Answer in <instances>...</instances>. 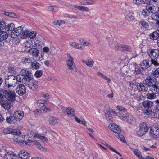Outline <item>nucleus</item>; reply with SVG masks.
<instances>
[{
	"mask_svg": "<svg viewBox=\"0 0 159 159\" xmlns=\"http://www.w3.org/2000/svg\"><path fill=\"white\" fill-rule=\"evenodd\" d=\"M6 86L9 89H12L17 84L16 77L13 75L7 77L5 82Z\"/></svg>",
	"mask_w": 159,
	"mask_h": 159,
	"instance_id": "1",
	"label": "nucleus"
},
{
	"mask_svg": "<svg viewBox=\"0 0 159 159\" xmlns=\"http://www.w3.org/2000/svg\"><path fill=\"white\" fill-rule=\"evenodd\" d=\"M68 57L66 61V65L68 68L70 70L75 71L76 70V67L73 61V59L69 53L67 54Z\"/></svg>",
	"mask_w": 159,
	"mask_h": 159,
	"instance_id": "2",
	"label": "nucleus"
},
{
	"mask_svg": "<svg viewBox=\"0 0 159 159\" xmlns=\"http://www.w3.org/2000/svg\"><path fill=\"white\" fill-rule=\"evenodd\" d=\"M149 128L145 122L141 123L140 125V129L137 132V134L141 137L144 135L148 131Z\"/></svg>",
	"mask_w": 159,
	"mask_h": 159,
	"instance_id": "3",
	"label": "nucleus"
},
{
	"mask_svg": "<svg viewBox=\"0 0 159 159\" xmlns=\"http://www.w3.org/2000/svg\"><path fill=\"white\" fill-rule=\"evenodd\" d=\"M147 53L151 59H157L159 57V50L156 49H150Z\"/></svg>",
	"mask_w": 159,
	"mask_h": 159,
	"instance_id": "4",
	"label": "nucleus"
},
{
	"mask_svg": "<svg viewBox=\"0 0 159 159\" xmlns=\"http://www.w3.org/2000/svg\"><path fill=\"white\" fill-rule=\"evenodd\" d=\"M13 116L15 120L17 121H20L24 117V114L23 111L18 110H15L14 111Z\"/></svg>",
	"mask_w": 159,
	"mask_h": 159,
	"instance_id": "5",
	"label": "nucleus"
},
{
	"mask_svg": "<svg viewBox=\"0 0 159 159\" xmlns=\"http://www.w3.org/2000/svg\"><path fill=\"white\" fill-rule=\"evenodd\" d=\"M151 136L154 138H157L159 137V127L153 126L151 128L150 131Z\"/></svg>",
	"mask_w": 159,
	"mask_h": 159,
	"instance_id": "6",
	"label": "nucleus"
},
{
	"mask_svg": "<svg viewBox=\"0 0 159 159\" xmlns=\"http://www.w3.org/2000/svg\"><path fill=\"white\" fill-rule=\"evenodd\" d=\"M28 87L33 91H35L38 88L36 81L34 80H32L26 82Z\"/></svg>",
	"mask_w": 159,
	"mask_h": 159,
	"instance_id": "7",
	"label": "nucleus"
},
{
	"mask_svg": "<svg viewBox=\"0 0 159 159\" xmlns=\"http://www.w3.org/2000/svg\"><path fill=\"white\" fill-rule=\"evenodd\" d=\"M23 30V28L21 26L15 28L11 32V37L13 38H16L18 36L20 35Z\"/></svg>",
	"mask_w": 159,
	"mask_h": 159,
	"instance_id": "8",
	"label": "nucleus"
},
{
	"mask_svg": "<svg viewBox=\"0 0 159 159\" xmlns=\"http://www.w3.org/2000/svg\"><path fill=\"white\" fill-rule=\"evenodd\" d=\"M3 132L7 134H11L12 135L20 134L21 132V131L17 129H12L11 128H7L3 130Z\"/></svg>",
	"mask_w": 159,
	"mask_h": 159,
	"instance_id": "9",
	"label": "nucleus"
},
{
	"mask_svg": "<svg viewBox=\"0 0 159 159\" xmlns=\"http://www.w3.org/2000/svg\"><path fill=\"white\" fill-rule=\"evenodd\" d=\"M156 82L157 80L155 78L150 76L147 77L145 80L146 84L149 87H150L154 84H156Z\"/></svg>",
	"mask_w": 159,
	"mask_h": 159,
	"instance_id": "10",
	"label": "nucleus"
},
{
	"mask_svg": "<svg viewBox=\"0 0 159 159\" xmlns=\"http://www.w3.org/2000/svg\"><path fill=\"white\" fill-rule=\"evenodd\" d=\"M108 127L111 131L117 134H119L121 131L120 127L115 124H110Z\"/></svg>",
	"mask_w": 159,
	"mask_h": 159,
	"instance_id": "11",
	"label": "nucleus"
},
{
	"mask_svg": "<svg viewBox=\"0 0 159 159\" xmlns=\"http://www.w3.org/2000/svg\"><path fill=\"white\" fill-rule=\"evenodd\" d=\"M16 92L19 95H22L26 92L25 86L23 84H19L16 89Z\"/></svg>",
	"mask_w": 159,
	"mask_h": 159,
	"instance_id": "12",
	"label": "nucleus"
},
{
	"mask_svg": "<svg viewBox=\"0 0 159 159\" xmlns=\"http://www.w3.org/2000/svg\"><path fill=\"white\" fill-rule=\"evenodd\" d=\"M5 94L8 98L9 100L13 101L15 100L16 94L14 91H6Z\"/></svg>",
	"mask_w": 159,
	"mask_h": 159,
	"instance_id": "13",
	"label": "nucleus"
},
{
	"mask_svg": "<svg viewBox=\"0 0 159 159\" xmlns=\"http://www.w3.org/2000/svg\"><path fill=\"white\" fill-rule=\"evenodd\" d=\"M1 105L4 108L7 110L9 109L11 106L10 101L7 99L2 101Z\"/></svg>",
	"mask_w": 159,
	"mask_h": 159,
	"instance_id": "14",
	"label": "nucleus"
},
{
	"mask_svg": "<svg viewBox=\"0 0 159 159\" xmlns=\"http://www.w3.org/2000/svg\"><path fill=\"white\" fill-rule=\"evenodd\" d=\"M8 36V33L6 32L0 31V42L1 43L0 44L1 45H2V44H4L3 41L7 38Z\"/></svg>",
	"mask_w": 159,
	"mask_h": 159,
	"instance_id": "15",
	"label": "nucleus"
},
{
	"mask_svg": "<svg viewBox=\"0 0 159 159\" xmlns=\"http://www.w3.org/2000/svg\"><path fill=\"white\" fill-rule=\"evenodd\" d=\"M150 62L149 60H145L142 61L140 64L141 68L145 69L148 68L151 66V64L149 63Z\"/></svg>",
	"mask_w": 159,
	"mask_h": 159,
	"instance_id": "16",
	"label": "nucleus"
},
{
	"mask_svg": "<svg viewBox=\"0 0 159 159\" xmlns=\"http://www.w3.org/2000/svg\"><path fill=\"white\" fill-rule=\"evenodd\" d=\"M18 155L23 159H28L30 157V155L25 150L20 151L18 153Z\"/></svg>",
	"mask_w": 159,
	"mask_h": 159,
	"instance_id": "17",
	"label": "nucleus"
},
{
	"mask_svg": "<svg viewBox=\"0 0 159 159\" xmlns=\"http://www.w3.org/2000/svg\"><path fill=\"white\" fill-rule=\"evenodd\" d=\"M125 18L129 21H131L135 19L134 13L130 11L126 13L125 16Z\"/></svg>",
	"mask_w": 159,
	"mask_h": 159,
	"instance_id": "18",
	"label": "nucleus"
},
{
	"mask_svg": "<svg viewBox=\"0 0 159 159\" xmlns=\"http://www.w3.org/2000/svg\"><path fill=\"white\" fill-rule=\"evenodd\" d=\"M142 105L144 107V108H152V107L153 106L154 103L152 101L146 100L143 102Z\"/></svg>",
	"mask_w": 159,
	"mask_h": 159,
	"instance_id": "19",
	"label": "nucleus"
},
{
	"mask_svg": "<svg viewBox=\"0 0 159 159\" xmlns=\"http://www.w3.org/2000/svg\"><path fill=\"white\" fill-rule=\"evenodd\" d=\"M48 122L51 125H54L59 122V120L56 118L50 116L48 119Z\"/></svg>",
	"mask_w": 159,
	"mask_h": 159,
	"instance_id": "20",
	"label": "nucleus"
},
{
	"mask_svg": "<svg viewBox=\"0 0 159 159\" xmlns=\"http://www.w3.org/2000/svg\"><path fill=\"white\" fill-rule=\"evenodd\" d=\"M23 46L24 48H31L34 47L33 41L31 40H28L25 41L23 44Z\"/></svg>",
	"mask_w": 159,
	"mask_h": 159,
	"instance_id": "21",
	"label": "nucleus"
},
{
	"mask_svg": "<svg viewBox=\"0 0 159 159\" xmlns=\"http://www.w3.org/2000/svg\"><path fill=\"white\" fill-rule=\"evenodd\" d=\"M148 86L144 83L139 84L137 86L138 90L140 91L143 92H145L148 90Z\"/></svg>",
	"mask_w": 159,
	"mask_h": 159,
	"instance_id": "22",
	"label": "nucleus"
},
{
	"mask_svg": "<svg viewBox=\"0 0 159 159\" xmlns=\"http://www.w3.org/2000/svg\"><path fill=\"white\" fill-rule=\"evenodd\" d=\"M28 53L33 56H37L39 53V51L37 48L32 47L28 51Z\"/></svg>",
	"mask_w": 159,
	"mask_h": 159,
	"instance_id": "23",
	"label": "nucleus"
},
{
	"mask_svg": "<svg viewBox=\"0 0 159 159\" xmlns=\"http://www.w3.org/2000/svg\"><path fill=\"white\" fill-rule=\"evenodd\" d=\"M117 49L123 51H128L130 50V48L125 45H117Z\"/></svg>",
	"mask_w": 159,
	"mask_h": 159,
	"instance_id": "24",
	"label": "nucleus"
},
{
	"mask_svg": "<svg viewBox=\"0 0 159 159\" xmlns=\"http://www.w3.org/2000/svg\"><path fill=\"white\" fill-rule=\"evenodd\" d=\"M13 140L16 142L22 143L25 140L23 139V136H21L17 135H16L13 138Z\"/></svg>",
	"mask_w": 159,
	"mask_h": 159,
	"instance_id": "25",
	"label": "nucleus"
},
{
	"mask_svg": "<svg viewBox=\"0 0 159 159\" xmlns=\"http://www.w3.org/2000/svg\"><path fill=\"white\" fill-rule=\"evenodd\" d=\"M65 112L67 114L68 116L72 118L73 117V116L74 115L75 111L74 109L70 108H67L65 110Z\"/></svg>",
	"mask_w": 159,
	"mask_h": 159,
	"instance_id": "26",
	"label": "nucleus"
},
{
	"mask_svg": "<svg viewBox=\"0 0 159 159\" xmlns=\"http://www.w3.org/2000/svg\"><path fill=\"white\" fill-rule=\"evenodd\" d=\"M139 25L141 28L148 29L149 27L148 22L143 20H141L139 22Z\"/></svg>",
	"mask_w": 159,
	"mask_h": 159,
	"instance_id": "27",
	"label": "nucleus"
},
{
	"mask_svg": "<svg viewBox=\"0 0 159 159\" xmlns=\"http://www.w3.org/2000/svg\"><path fill=\"white\" fill-rule=\"evenodd\" d=\"M149 36L151 39L157 40L158 38H159V33L157 31H154L150 34Z\"/></svg>",
	"mask_w": 159,
	"mask_h": 159,
	"instance_id": "28",
	"label": "nucleus"
},
{
	"mask_svg": "<svg viewBox=\"0 0 159 159\" xmlns=\"http://www.w3.org/2000/svg\"><path fill=\"white\" fill-rule=\"evenodd\" d=\"M74 119H75V121L78 123L82 124L86 126H87L86 122L84 119H83L81 120L75 115H73V117L72 118V120Z\"/></svg>",
	"mask_w": 159,
	"mask_h": 159,
	"instance_id": "29",
	"label": "nucleus"
},
{
	"mask_svg": "<svg viewBox=\"0 0 159 159\" xmlns=\"http://www.w3.org/2000/svg\"><path fill=\"white\" fill-rule=\"evenodd\" d=\"M152 87L151 89V90L152 92L155 93H159V84H155L151 86Z\"/></svg>",
	"mask_w": 159,
	"mask_h": 159,
	"instance_id": "30",
	"label": "nucleus"
},
{
	"mask_svg": "<svg viewBox=\"0 0 159 159\" xmlns=\"http://www.w3.org/2000/svg\"><path fill=\"white\" fill-rule=\"evenodd\" d=\"M14 24L13 23L5 25L4 29L6 31L9 30L12 31L15 29Z\"/></svg>",
	"mask_w": 159,
	"mask_h": 159,
	"instance_id": "31",
	"label": "nucleus"
},
{
	"mask_svg": "<svg viewBox=\"0 0 159 159\" xmlns=\"http://www.w3.org/2000/svg\"><path fill=\"white\" fill-rule=\"evenodd\" d=\"M25 77L24 76L19 75L16 77V78L17 82H18L24 83H25Z\"/></svg>",
	"mask_w": 159,
	"mask_h": 159,
	"instance_id": "32",
	"label": "nucleus"
},
{
	"mask_svg": "<svg viewBox=\"0 0 159 159\" xmlns=\"http://www.w3.org/2000/svg\"><path fill=\"white\" fill-rule=\"evenodd\" d=\"M24 76L25 77V79L26 82L33 79V75L29 71L26 73Z\"/></svg>",
	"mask_w": 159,
	"mask_h": 159,
	"instance_id": "33",
	"label": "nucleus"
},
{
	"mask_svg": "<svg viewBox=\"0 0 159 159\" xmlns=\"http://www.w3.org/2000/svg\"><path fill=\"white\" fill-rule=\"evenodd\" d=\"M156 93L152 92V93H148L146 95V98L148 99L152 100L156 98L157 96Z\"/></svg>",
	"mask_w": 159,
	"mask_h": 159,
	"instance_id": "34",
	"label": "nucleus"
},
{
	"mask_svg": "<svg viewBox=\"0 0 159 159\" xmlns=\"http://www.w3.org/2000/svg\"><path fill=\"white\" fill-rule=\"evenodd\" d=\"M6 120L7 122L10 124H13L16 122L13 116H10L7 117L6 119Z\"/></svg>",
	"mask_w": 159,
	"mask_h": 159,
	"instance_id": "35",
	"label": "nucleus"
},
{
	"mask_svg": "<svg viewBox=\"0 0 159 159\" xmlns=\"http://www.w3.org/2000/svg\"><path fill=\"white\" fill-rule=\"evenodd\" d=\"M83 62L86 64L89 67H92L94 64V61L92 60L88 59L86 60H83Z\"/></svg>",
	"mask_w": 159,
	"mask_h": 159,
	"instance_id": "36",
	"label": "nucleus"
},
{
	"mask_svg": "<svg viewBox=\"0 0 159 159\" xmlns=\"http://www.w3.org/2000/svg\"><path fill=\"white\" fill-rule=\"evenodd\" d=\"M34 137L38 138L39 139L46 142H47L48 141V139L46 137L44 136L41 135L40 134H36L34 135Z\"/></svg>",
	"mask_w": 159,
	"mask_h": 159,
	"instance_id": "37",
	"label": "nucleus"
},
{
	"mask_svg": "<svg viewBox=\"0 0 159 159\" xmlns=\"http://www.w3.org/2000/svg\"><path fill=\"white\" fill-rule=\"evenodd\" d=\"M125 120L129 123H132L134 120V118L131 115H128L125 118Z\"/></svg>",
	"mask_w": 159,
	"mask_h": 159,
	"instance_id": "38",
	"label": "nucleus"
},
{
	"mask_svg": "<svg viewBox=\"0 0 159 159\" xmlns=\"http://www.w3.org/2000/svg\"><path fill=\"white\" fill-rule=\"evenodd\" d=\"M22 62L25 64H29L32 62V60L29 57H25L22 59Z\"/></svg>",
	"mask_w": 159,
	"mask_h": 159,
	"instance_id": "39",
	"label": "nucleus"
},
{
	"mask_svg": "<svg viewBox=\"0 0 159 159\" xmlns=\"http://www.w3.org/2000/svg\"><path fill=\"white\" fill-rule=\"evenodd\" d=\"M26 142L27 143H33L34 144L36 145L37 146H38L40 144L39 142L37 141H34V139L31 138H29L28 139H27V140Z\"/></svg>",
	"mask_w": 159,
	"mask_h": 159,
	"instance_id": "40",
	"label": "nucleus"
},
{
	"mask_svg": "<svg viewBox=\"0 0 159 159\" xmlns=\"http://www.w3.org/2000/svg\"><path fill=\"white\" fill-rule=\"evenodd\" d=\"M74 7L75 8H76L80 10L83 11H87V12L89 11V10L88 8L84 6H78L75 5L74 6Z\"/></svg>",
	"mask_w": 159,
	"mask_h": 159,
	"instance_id": "41",
	"label": "nucleus"
},
{
	"mask_svg": "<svg viewBox=\"0 0 159 159\" xmlns=\"http://www.w3.org/2000/svg\"><path fill=\"white\" fill-rule=\"evenodd\" d=\"M53 23L55 25L60 26L64 24L65 23V22L63 20H55Z\"/></svg>",
	"mask_w": 159,
	"mask_h": 159,
	"instance_id": "42",
	"label": "nucleus"
},
{
	"mask_svg": "<svg viewBox=\"0 0 159 159\" xmlns=\"http://www.w3.org/2000/svg\"><path fill=\"white\" fill-rule=\"evenodd\" d=\"M152 18L155 20L157 21L159 20V12H156L155 13L152 14L151 16Z\"/></svg>",
	"mask_w": 159,
	"mask_h": 159,
	"instance_id": "43",
	"label": "nucleus"
},
{
	"mask_svg": "<svg viewBox=\"0 0 159 159\" xmlns=\"http://www.w3.org/2000/svg\"><path fill=\"white\" fill-rule=\"evenodd\" d=\"M106 117L107 119L109 122H113V118L110 114L108 113V112H105Z\"/></svg>",
	"mask_w": 159,
	"mask_h": 159,
	"instance_id": "44",
	"label": "nucleus"
},
{
	"mask_svg": "<svg viewBox=\"0 0 159 159\" xmlns=\"http://www.w3.org/2000/svg\"><path fill=\"white\" fill-rule=\"evenodd\" d=\"M142 13L143 17L146 18L148 16L150 12L148 9H146L143 10Z\"/></svg>",
	"mask_w": 159,
	"mask_h": 159,
	"instance_id": "45",
	"label": "nucleus"
},
{
	"mask_svg": "<svg viewBox=\"0 0 159 159\" xmlns=\"http://www.w3.org/2000/svg\"><path fill=\"white\" fill-rule=\"evenodd\" d=\"M31 67L33 69H37L39 68V63L36 61L32 62L31 63Z\"/></svg>",
	"mask_w": 159,
	"mask_h": 159,
	"instance_id": "46",
	"label": "nucleus"
},
{
	"mask_svg": "<svg viewBox=\"0 0 159 159\" xmlns=\"http://www.w3.org/2000/svg\"><path fill=\"white\" fill-rule=\"evenodd\" d=\"M8 72L12 75L16 74L17 72L16 69L13 67H8Z\"/></svg>",
	"mask_w": 159,
	"mask_h": 159,
	"instance_id": "47",
	"label": "nucleus"
},
{
	"mask_svg": "<svg viewBox=\"0 0 159 159\" xmlns=\"http://www.w3.org/2000/svg\"><path fill=\"white\" fill-rule=\"evenodd\" d=\"M41 109L43 111L45 112H50L51 111V109L50 108L45 105H43Z\"/></svg>",
	"mask_w": 159,
	"mask_h": 159,
	"instance_id": "48",
	"label": "nucleus"
},
{
	"mask_svg": "<svg viewBox=\"0 0 159 159\" xmlns=\"http://www.w3.org/2000/svg\"><path fill=\"white\" fill-rule=\"evenodd\" d=\"M152 111V108H144L143 109V112L146 115L150 114Z\"/></svg>",
	"mask_w": 159,
	"mask_h": 159,
	"instance_id": "49",
	"label": "nucleus"
},
{
	"mask_svg": "<svg viewBox=\"0 0 159 159\" xmlns=\"http://www.w3.org/2000/svg\"><path fill=\"white\" fill-rule=\"evenodd\" d=\"M70 44L71 46L76 49H81L82 48L81 46L79 47L80 45L77 43L73 42L71 43Z\"/></svg>",
	"mask_w": 159,
	"mask_h": 159,
	"instance_id": "50",
	"label": "nucleus"
},
{
	"mask_svg": "<svg viewBox=\"0 0 159 159\" xmlns=\"http://www.w3.org/2000/svg\"><path fill=\"white\" fill-rule=\"evenodd\" d=\"M4 14L6 16H8L11 17H16L17 15L14 13L9 12H5Z\"/></svg>",
	"mask_w": 159,
	"mask_h": 159,
	"instance_id": "51",
	"label": "nucleus"
},
{
	"mask_svg": "<svg viewBox=\"0 0 159 159\" xmlns=\"http://www.w3.org/2000/svg\"><path fill=\"white\" fill-rule=\"evenodd\" d=\"M29 33L27 31L22 30V33L20 34L22 38L24 39L27 37Z\"/></svg>",
	"mask_w": 159,
	"mask_h": 159,
	"instance_id": "52",
	"label": "nucleus"
},
{
	"mask_svg": "<svg viewBox=\"0 0 159 159\" xmlns=\"http://www.w3.org/2000/svg\"><path fill=\"white\" fill-rule=\"evenodd\" d=\"M116 136L117 138L120 139V140L122 142L125 143L126 141V140L125 139L124 136L120 134H117L116 135Z\"/></svg>",
	"mask_w": 159,
	"mask_h": 159,
	"instance_id": "53",
	"label": "nucleus"
},
{
	"mask_svg": "<svg viewBox=\"0 0 159 159\" xmlns=\"http://www.w3.org/2000/svg\"><path fill=\"white\" fill-rule=\"evenodd\" d=\"M5 155L7 156H10L11 157H16L17 156V155L15 153L13 152L12 151H10L9 152H8L5 154Z\"/></svg>",
	"mask_w": 159,
	"mask_h": 159,
	"instance_id": "54",
	"label": "nucleus"
},
{
	"mask_svg": "<svg viewBox=\"0 0 159 159\" xmlns=\"http://www.w3.org/2000/svg\"><path fill=\"white\" fill-rule=\"evenodd\" d=\"M29 37L31 39H34L36 36V33L35 31H32L28 34Z\"/></svg>",
	"mask_w": 159,
	"mask_h": 159,
	"instance_id": "55",
	"label": "nucleus"
},
{
	"mask_svg": "<svg viewBox=\"0 0 159 159\" xmlns=\"http://www.w3.org/2000/svg\"><path fill=\"white\" fill-rule=\"evenodd\" d=\"M42 75V72L39 70L36 71L34 74L35 76L37 78L40 77Z\"/></svg>",
	"mask_w": 159,
	"mask_h": 159,
	"instance_id": "56",
	"label": "nucleus"
},
{
	"mask_svg": "<svg viewBox=\"0 0 159 159\" xmlns=\"http://www.w3.org/2000/svg\"><path fill=\"white\" fill-rule=\"evenodd\" d=\"M107 147L109 148L110 150H111V151H113L114 152H115V153H116L117 154L119 155L120 157H122V155L119 152H117V151L115 149L113 148L110 145H107Z\"/></svg>",
	"mask_w": 159,
	"mask_h": 159,
	"instance_id": "57",
	"label": "nucleus"
},
{
	"mask_svg": "<svg viewBox=\"0 0 159 159\" xmlns=\"http://www.w3.org/2000/svg\"><path fill=\"white\" fill-rule=\"evenodd\" d=\"M48 102V100L47 99H45L44 100L39 99L38 100L37 103L39 104H45L46 103Z\"/></svg>",
	"mask_w": 159,
	"mask_h": 159,
	"instance_id": "58",
	"label": "nucleus"
},
{
	"mask_svg": "<svg viewBox=\"0 0 159 159\" xmlns=\"http://www.w3.org/2000/svg\"><path fill=\"white\" fill-rule=\"evenodd\" d=\"M153 75L156 77L159 78V68L155 70L153 73Z\"/></svg>",
	"mask_w": 159,
	"mask_h": 159,
	"instance_id": "59",
	"label": "nucleus"
},
{
	"mask_svg": "<svg viewBox=\"0 0 159 159\" xmlns=\"http://www.w3.org/2000/svg\"><path fill=\"white\" fill-rule=\"evenodd\" d=\"M155 59H151L150 61L151 63L150 64H153L154 65L156 66H158L159 65V63L157 62V61L155 60Z\"/></svg>",
	"mask_w": 159,
	"mask_h": 159,
	"instance_id": "60",
	"label": "nucleus"
},
{
	"mask_svg": "<svg viewBox=\"0 0 159 159\" xmlns=\"http://www.w3.org/2000/svg\"><path fill=\"white\" fill-rule=\"evenodd\" d=\"M141 71V69L139 67H135L134 73L135 74H137L140 73Z\"/></svg>",
	"mask_w": 159,
	"mask_h": 159,
	"instance_id": "61",
	"label": "nucleus"
},
{
	"mask_svg": "<svg viewBox=\"0 0 159 159\" xmlns=\"http://www.w3.org/2000/svg\"><path fill=\"white\" fill-rule=\"evenodd\" d=\"M5 23L4 21L0 22V31H2L3 29V27L5 26Z\"/></svg>",
	"mask_w": 159,
	"mask_h": 159,
	"instance_id": "62",
	"label": "nucleus"
},
{
	"mask_svg": "<svg viewBox=\"0 0 159 159\" xmlns=\"http://www.w3.org/2000/svg\"><path fill=\"white\" fill-rule=\"evenodd\" d=\"M148 9L150 10H152L153 11H155V7L154 5L151 4H149L148 6Z\"/></svg>",
	"mask_w": 159,
	"mask_h": 159,
	"instance_id": "63",
	"label": "nucleus"
},
{
	"mask_svg": "<svg viewBox=\"0 0 159 159\" xmlns=\"http://www.w3.org/2000/svg\"><path fill=\"white\" fill-rule=\"evenodd\" d=\"M134 153L138 157H139L141 155L140 152L137 149L134 150Z\"/></svg>",
	"mask_w": 159,
	"mask_h": 159,
	"instance_id": "64",
	"label": "nucleus"
}]
</instances>
